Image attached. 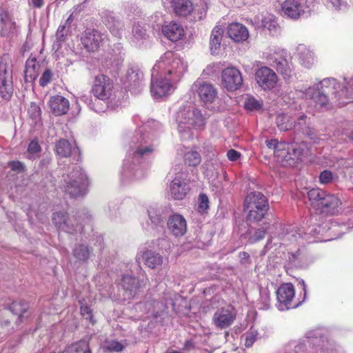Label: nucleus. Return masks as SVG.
<instances>
[{
	"mask_svg": "<svg viewBox=\"0 0 353 353\" xmlns=\"http://www.w3.org/2000/svg\"><path fill=\"white\" fill-rule=\"evenodd\" d=\"M143 73L141 70L137 68L129 69L124 78L123 79V83L125 88L129 89L133 92H139V88L141 85L143 80Z\"/></svg>",
	"mask_w": 353,
	"mask_h": 353,
	"instance_id": "obj_24",
	"label": "nucleus"
},
{
	"mask_svg": "<svg viewBox=\"0 0 353 353\" xmlns=\"http://www.w3.org/2000/svg\"><path fill=\"white\" fill-rule=\"evenodd\" d=\"M79 303L81 305V314L82 316H85L86 319H89L90 322L92 323H94V321L92 319V310L90 308L83 303V301L81 300H79Z\"/></svg>",
	"mask_w": 353,
	"mask_h": 353,
	"instance_id": "obj_62",
	"label": "nucleus"
},
{
	"mask_svg": "<svg viewBox=\"0 0 353 353\" xmlns=\"http://www.w3.org/2000/svg\"><path fill=\"white\" fill-rule=\"evenodd\" d=\"M262 26L267 29L272 36H276L280 31L276 17L272 14L265 16L261 21Z\"/></svg>",
	"mask_w": 353,
	"mask_h": 353,
	"instance_id": "obj_41",
	"label": "nucleus"
},
{
	"mask_svg": "<svg viewBox=\"0 0 353 353\" xmlns=\"http://www.w3.org/2000/svg\"><path fill=\"white\" fill-rule=\"evenodd\" d=\"M175 119L179 134L183 140L192 137V128H201L205 123V118L200 110L190 104L181 107L176 113Z\"/></svg>",
	"mask_w": 353,
	"mask_h": 353,
	"instance_id": "obj_5",
	"label": "nucleus"
},
{
	"mask_svg": "<svg viewBox=\"0 0 353 353\" xmlns=\"http://www.w3.org/2000/svg\"><path fill=\"white\" fill-rule=\"evenodd\" d=\"M334 176L330 170L323 171L319 176V181L321 184H327L333 181Z\"/></svg>",
	"mask_w": 353,
	"mask_h": 353,
	"instance_id": "obj_60",
	"label": "nucleus"
},
{
	"mask_svg": "<svg viewBox=\"0 0 353 353\" xmlns=\"http://www.w3.org/2000/svg\"><path fill=\"white\" fill-rule=\"evenodd\" d=\"M130 41L132 46L139 48L146 47L150 43L145 29L139 23L133 25Z\"/></svg>",
	"mask_w": 353,
	"mask_h": 353,
	"instance_id": "obj_23",
	"label": "nucleus"
},
{
	"mask_svg": "<svg viewBox=\"0 0 353 353\" xmlns=\"http://www.w3.org/2000/svg\"><path fill=\"white\" fill-rule=\"evenodd\" d=\"M227 157L230 161H236L240 158L241 153L235 150L230 149L227 152Z\"/></svg>",
	"mask_w": 353,
	"mask_h": 353,
	"instance_id": "obj_63",
	"label": "nucleus"
},
{
	"mask_svg": "<svg viewBox=\"0 0 353 353\" xmlns=\"http://www.w3.org/2000/svg\"><path fill=\"white\" fill-rule=\"evenodd\" d=\"M228 37L235 42L240 43L246 41L249 37L248 28L240 23H232L227 28Z\"/></svg>",
	"mask_w": 353,
	"mask_h": 353,
	"instance_id": "obj_30",
	"label": "nucleus"
},
{
	"mask_svg": "<svg viewBox=\"0 0 353 353\" xmlns=\"http://www.w3.org/2000/svg\"><path fill=\"white\" fill-rule=\"evenodd\" d=\"M8 165L12 170L21 172L24 170V165L20 161H11L8 163Z\"/></svg>",
	"mask_w": 353,
	"mask_h": 353,
	"instance_id": "obj_64",
	"label": "nucleus"
},
{
	"mask_svg": "<svg viewBox=\"0 0 353 353\" xmlns=\"http://www.w3.org/2000/svg\"><path fill=\"white\" fill-rule=\"evenodd\" d=\"M52 78V72L50 71V70L46 69L43 72V73L42 74L41 77L39 79V85L41 87L46 86L51 82Z\"/></svg>",
	"mask_w": 353,
	"mask_h": 353,
	"instance_id": "obj_61",
	"label": "nucleus"
},
{
	"mask_svg": "<svg viewBox=\"0 0 353 353\" xmlns=\"http://www.w3.org/2000/svg\"><path fill=\"white\" fill-rule=\"evenodd\" d=\"M121 285L125 293L128 294V298L134 296L141 286L139 281L130 275H124Z\"/></svg>",
	"mask_w": 353,
	"mask_h": 353,
	"instance_id": "obj_33",
	"label": "nucleus"
},
{
	"mask_svg": "<svg viewBox=\"0 0 353 353\" xmlns=\"http://www.w3.org/2000/svg\"><path fill=\"white\" fill-rule=\"evenodd\" d=\"M88 185L85 173L79 165H75L65 177L63 188L70 196L78 197L86 194Z\"/></svg>",
	"mask_w": 353,
	"mask_h": 353,
	"instance_id": "obj_7",
	"label": "nucleus"
},
{
	"mask_svg": "<svg viewBox=\"0 0 353 353\" xmlns=\"http://www.w3.org/2000/svg\"><path fill=\"white\" fill-rule=\"evenodd\" d=\"M261 106V102L252 97H249L245 101V108L251 111L258 110Z\"/></svg>",
	"mask_w": 353,
	"mask_h": 353,
	"instance_id": "obj_56",
	"label": "nucleus"
},
{
	"mask_svg": "<svg viewBox=\"0 0 353 353\" xmlns=\"http://www.w3.org/2000/svg\"><path fill=\"white\" fill-rule=\"evenodd\" d=\"M12 70L11 66L1 61L0 63V94L5 99L8 100L12 95Z\"/></svg>",
	"mask_w": 353,
	"mask_h": 353,
	"instance_id": "obj_12",
	"label": "nucleus"
},
{
	"mask_svg": "<svg viewBox=\"0 0 353 353\" xmlns=\"http://www.w3.org/2000/svg\"><path fill=\"white\" fill-rule=\"evenodd\" d=\"M236 313L234 307L230 305L218 308L214 313L212 323L220 330L230 327L236 319Z\"/></svg>",
	"mask_w": 353,
	"mask_h": 353,
	"instance_id": "obj_10",
	"label": "nucleus"
},
{
	"mask_svg": "<svg viewBox=\"0 0 353 353\" xmlns=\"http://www.w3.org/2000/svg\"><path fill=\"white\" fill-rule=\"evenodd\" d=\"M81 43L84 48L90 52L97 50L103 41V34L94 30H86L81 38Z\"/></svg>",
	"mask_w": 353,
	"mask_h": 353,
	"instance_id": "obj_22",
	"label": "nucleus"
},
{
	"mask_svg": "<svg viewBox=\"0 0 353 353\" xmlns=\"http://www.w3.org/2000/svg\"><path fill=\"white\" fill-rule=\"evenodd\" d=\"M191 90L198 94L205 105L212 103L217 97V90L213 85L202 80L196 81L192 84Z\"/></svg>",
	"mask_w": 353,
	"mask_h": 353,
	"instance_id": "obj_15",
	"label": "nucleus"
},
{
	"mask_svg": "<svg viewBox=\"0 0 353 353\" xmlns=\"http://www.w3.org/2000/svg\"><path fill=\"white\" fill-rule=\"evenodd\" d=\"M279 310L283 311L299 306V303H293L295 292L294 286L291 283H283L276 292Z\"/></svg>",
	"mask_w": 353,
	"mask_h": 353,
	"instance_id": "obj_13",
	"label": "nucleus"
},
{
	"mask_svg": "<svg viewBox=\"0 0 353 353\" xmlns=\"http://www.w3.org/2000/svg\"><path fill=\"white\" fill-rule=\"evenodd\" d=\"M65 353H91V350L87 341L80 340L68 345Z\"/></svg>",
	"mask_w": 353,
	"mask_h": 353,
	"instance_id": "obj_43",
	"label": "nucleus"
},
{
	"mask_svg": "<svg viewBox=\"0 0 353 353\" xmlns=\"http://www.w3.org/2000/svg\"><path fill=\"white\" fill-rule=\"evenodd\" d=\"M75 148L67 140H59L56 145V153L60 157H68Z\"/></svg>",
	"mask_w": 353,
	"mask_h": 353,
	"instance_id": "obj_44",
	"label": "nucleus"
},
{
	"mask_svg": "<svg viewBox=\"0 0 353 353\" xmlns=\"http://www.w3.org/2000/svg\"><path fill=\"white\" fill-rule=\"evenodd\" d=\"M159 122L151 120L139 128L130 143V149L120 172L123 183H128L145 176V170L141 165L142 159L154 151L152 131L160 128Z\"/></svg>",
	"mask_w": 353,
	"mask_h": 353,
	"instance_id": "obj_1",
	"label": "nucleus"
},
{
	"mask_svg": "<svg viewBox=\"0 0 353 353\" xmlns=\"http://www.w3.org/2000/svg\"><path fill=\"white\" fill-rule=\"evenodd\" d=\"M107 28L112 35L117 39H121L124 32L123 23L116 17H110Z\"/></svg>",
	"mask_w": 353,
	"mask_h": 353,
	"instance_id": "obj_39",
	"label": "nucleus"
},
{
	"mask_svg": "<svg viewBox=\"0 0 353 353\" xmlns=\"http://www.w3.org/2000/svg\"><path fill=\"white\" fill-rule=\"evenodd\" d=\"M245 210L248 212L247 221L249 223L259 222L263 218L268 210V204H265L263 206H256V208H253V209L245 208Z\"/></svg>",
	"mask_w": 353,
	"mask_h": 353,
	"instance_id": "obj_38",
	"label": "nucleus"
},
{
	"mask_svg": "<svg viewBox=\"0 0 353 353\" xmlns=\"http://www.w3.org/2000/svg\"><path fill=\"white\" fill-rule=\"evenodd\" d=\"M278 128L283 131L293 128L292 117L288 114H281L277 116L276 120Z\"/></svg>",
	"mask_w": 353,
	"mask_h": 353,
	"instance_id": "obj_47",
	"label": "nucleus"
},
{
	"mask_svg": "<svg viewBox=\"0 0 353 353\" xmlns=\"http://www.w3.org/2000/svg\"><path fill=\"white\" fill-rule=\"evenodd\" d=\"M305 255L299 250L294 253H291L289 256V260L294 264V265H301L305 259Z\"/></svg>",
	"mask_w": 353,
	"mask_h": 353,
	"instance_id": "obj_58",
	"label": "nucleus"
},
{
	"mask_svg": "<svg viewBox=\"0 0 353 353\" xmlns=\"http://www.w3.org/2000/svg\"><path fill=\"white\" fill-rule=\"evenodd\" d=\"M209 208V199L205 194L199 196L198 211L200 213H205Z\"/></svg>",
	"mask_w": 353,
	"mask_h": 353,
	"instance_id": "obj_59",
	"label": "nucleus"
},
{
	"mask_svg": "<svg viewBox=\"0 0 353 353\" xmlns=\"http://www.w3.org/2000/svg\"><path fill=\"white\" fill-rule=\"evenodd\" d=\"M344 82L345 85L341 87L336 79L325 78L300 92L316 108L327 109L330 94L334 95L339 105L353 102V76L345 77Z\"/></svg>",
	"mask_w": 353,
	"mask_h": 353,
	"instance_id": "obj_3",
	"label": "nucleus"
},
{
	"mask_svg": "<svg viewBox=\"0 0 353 353\" xmlns=\"http://www.w3.org/2000/svg\"><path fill=\"white\" fill-rule=\"evenodd\" d=\"M41 152V147L37 141H32L28 148V158L34 159Z\"/></svg>",
	"mask_w": 353,
	"mask_h": 353,
	"instance_id": "obj_55",
	"label": "nucleus"
},
{
	"mask_svg": "<svg viewBox=\"0 0 353 353\" xmlns=\"http://www.w3.org/2000/svg\"><path fill=\"white\" fill-rule=\"evenodd\" d=\"M325 194V192L319 188L312 189L307 192V196L309 200L312 203V205L317 208H320L323 199H324Z\"/></svg>",
	"mask_w": 353,
	"mask_h": 353,
	"instance_id": "obj_45",
	"label": "nucleus"
},
{
	"mask_svg": "<svg viewBox=\"0 0 353 353\" xmlns=\"http://www.w3.org/2000/svg\"><path fill=\"white\" fill-rule=\"evenodd\" d=\"M136 261L138 263H140L142 261L148 268L156 269L163 264V258L159 252L144 248L140 249L138 252Z\"/></svg>",
	"mask_w": 353,
	"mask_h": 353,
	"instance_id": "obj_18",
	"label": "nucleus"
},
{
	"mask_svg": "<svg viewBox=\"0 0 353 353\" xmlns=\"http://www.w3.org/2000/svg\"><path fill=\"white\" fill-rule=\"evenodd\" d=\"M125 345L117 341L109 340L104 342L103 345V350L106 352H121Z\"/></svg>",
	"mask_w": 353,
	"mask_h": 353,
	"instance_id": "obj_51",
	"label": "nucleus"
},
{
	"mask_svg": "<svg viewBox=\"0 0 353 353\" xmlns=\"http://www.w3.org/2000/svg\"><path fill=\"white\" fill-rule=\"evenodd\" d=\"M255 80L261 89L270 90L276 86L278 77L273 70L269 67L263 66L256 71Z\"/></svg>",
	"mask_w": 353,
	"mask_h": 353,
	"instance_id": "obj_16",
	"label": "nucleus"
},
{
	"mask_svg": "<svg viewBox=\"0 0 353 353\" xmlns=\"http://www.w3.org/2000/svg\"><path fill=\"white\" fill-rule=\"evenodd\" d=\"M243 83L241 72L235 67H228L221 72V86L228 91L239 89Z\"/></svg>",
	"mask_w": 353,
	"mask_h": 353,
	"instance_id": "obj_11",
	"label": "nucleus"
},
{
	"mask_svg": "<svg viewBox=\"0 0 353 353\" xmlns=\"http://www.w3.org/2000/svg\"><path fill=\"white\" fill-rule=\"evenodd\" d=\"M50 112L55 116H61L68 112L70 108L69 101L61 95L50 97L48 101Z\"/></svg>",
	"mask_w": 353,
	"mask_h": 353,
	"instance_id": "obj_28",
	"label": "nucleus"
},
{
	"mask_svg": "<svg viewBox=\"0 0 353 353\" xmlns=\"http://www.w3.org/2000/svg\"><path fill=\"white\" fill-rule=\"evenodd\" d=\"M307 117L304 114H297L292 117L293 128L297 131H302L303 133L310 135L308 131L310 129L307 126Z\"/></svg>",
	"mask_w": 353,
	"mask_h": 353,
	"instance_id": "obj_42",
	"label": "nucleus"
},
{
	"mask_svg": "<svg viewBox=\"0 0 353 353\" xmlns=\"http://www.w3.org/2000/svg\"><path fill=\"white\" fill-rule=\"evenodd\" d=\"M73 221L76 220L74 218H66L63 212H55L52 216V221L59 229L68 233L81 232L83 230L81 225L77 223L74 226Z\"/></svg>",
	"mask_w": 353,
	"mask_h": 353,
	"instance_id": "obj_21",
	"label": "nucleus"
},
{
	"mask_svg": "<svg viewBox=\"0 0 353 353\" xmlns=\"http://www.w3.org/2000/svg\"><path fill=\"white\" fill-rule=\"evenodd\" d=\"M325 330L317 329L309 331L306 336L297 342L294 347L296 353H325L328 341L325 337Z\"/></svg>",
	"mask_w": 353,
	"mask_h": 353,
	"instance_id": "obj_6",
	"label": "nucleus"
},
{
	"mask_svg": "<svg viewBox=\"0 0 353 353\" xmlns=\"http://www.w3.org/2000/svg\"><path fill=\"white\" fill-rule=\"evenodd\" d=\"M268 203L265 196L259 192H252L249 193L244 201V208H256V206H263Z\"/></svg>",
	"mask_w": 353,
	"mask_h": 353,
	"instance_id": "obj_36",
	"label": "nucleus"
},
{
	"mask_svg": "<svg viewBox=\"0 0 353 353\" xmlns=\"http://www.w3.org/2000/svg\"><path fill=\"white\" fill-rule=\"evenodd\" d=\"M266 230V228H262L254 230L253 232L250 231L249 241L253 243L263 239L265 237Z\"/></svg>",
	"mask_w": 353,
	"mask_h": 353,
	"instance_id": "obj_54",
	"label": "nucleus"
},
{
	"mask_svg": "<svg viewBox=\"0 0 353 353\" xmlns=\"http://www.w3.org/2000/svg\"><path fill=\"white\" fill-rule=\"evenodd\" d=\"M166 306L163 305L154 300H150L144 303H140L136 305V310H143L148 316H153L156 317L159 311L164 310Z\"/></svg>",
	"mask_w": 353,
	"mask_h": 353,
	"instance_id": "obj_35",
	"label": "nucleus"
},
{
	"mask_svg": "<svg viewBox=\"0 0 353 353\" xmlns=\"http://www.w3.org/2000/svg\"><path fill=\"white\" fill-rule=\"evenodd\" d=\"M340 204L341 201L337 196L326 193L319 209L323 213L334 215L339 212Z\"/></svg>",
	"mask_w": 353,
	"mask_h": 353,
	"instance_id": "obj_31",
	"label": "nucleus"
},
{
	"mask_svg": "<svg viewBox=\"0 0 353 353\" xmlns=\"http://www.w3.org/2000/svg\"><path fill=\"white\" fill-rule=\"evenodd\" d=\"M310 9L303 0H285L281 4V12L284 17L297 20L309 13Z\"/></svg>",
	"mask_w": 353,
	"mask_h": 353,
	"instance_id": "obj_9",
	"label": "nucleus"
},
{
	"mask_svg": "<svg viewBox=\"0 0 353 353\" xmlns=\"http://www.w3.org/2000/svg\"><path fill=\"white\" fill-rule=\"evenodd\" d=\"M243 337L245 339V345L249 347H251L258 339L259 333L256 330L251 328L243 335Z\"/></svg>",
	"mask_w": 353,
	"mask_h": 353,
	"instance_id": "obj_53",
	"label": "nucleus"
},
{
	"mask_svg": "<svg viewBox=\"0 0 353 353\" xmlns=\"http://www.w3.org/2000/svg\"><path fill=\"white\" fill-rule=\"evenodd\" d=\"M279 230L281 232H279L278 235V239L280 241V243L284 245H289L294 243H302L303 239H305V241L308 242H313L314 241L310 240L307 234H304L303 236L299 232V230L295 229L294 228L288 227V228H283L280 225Z\"/></svg>",
	"mask_w": 353,
	"mask_h": 353,
	"instance_id": "obj_17",
	"label": "nucleus"
},
{
	"mask_svg": "<svg viewBox=\"0 0 353 353\" xmlns=\"http://www.w3.org/2000/svg\"><path fill=\"white\" fill-rule=\"evenodd\" d=\"M92 250L84 244H78L75 245L73 250V255L76 259L79 261H85L87 260Z\"/></svg>",
	"mask_w": 353,
	"mask_h": 353,
	"instance_id": "obj_49",
	"label": "nucleus"
},
{
	"mask_svg": "<svg viewBox=\"0 0 353 353\" xmlns=\"http://www.w3.org/2000/svg\"><path fill=\"white\" fill-rule=\"evenodd\" d=\"M260 299L263 305L261 307L263 310H267L270 307V294L267 288H263L260 290Z\"/></svg>",
	"mask_w": 353,
	"mask_h": 353,
	"instance_id": "obj_57",
	"label": "nucleus"
},
{
	"mask_svg": "<svg viewBox=\"0 0 353 353\" xmlns=\"http://www.w3.org/2000/svg\"><path fill=\"white\" fill-rule=\"evenodd\" d=\"M178 151L179 154H183L184 162L186 165L194 167L200 163L201 155L196 150L181 147Z\"/></svg>",
	"mask_w": 353,
	"mask_h": 353,
	"instance_id": "obj_37",
	"label": "nucleus"
},
{
	"mask_svg": "<svg viewBox=\"0 0 353 353\" xmlns=\"http://www.w3.org/2000/svg\"><path fill=\"white\" fill-rule=\"evenodd\" d=\"M293 57L301 66L307 69L311 68L316 61L314 52L304 44L295 47Z\"/></svg>",
	"mask_w": 353,
	"mask_h": 353,
	"instance_id": "obj_20",
	"label": "nucleus"
},
{
	"mask_svg": "<svg viewBox=\"0 0 353 353\" xmlns=\"http://www.w3.org/2000/svg\"><path fill=\"white\" fill-rule=\"evenodd\" d=\"M266 145L274 150L276 161L283 166L293 167L302 161L307 152L306 145L302 143L278 142L276 139L267 140Z\"/></svg>",
	"mask_w": 353,
	"mask_h": 353,
	"instance_id": "obj_4",
	"label": "nucleus"
},
{
	"mask_svg": "<svg viewBox=\"0 0 353 353\" xmlns=\"http://www.w3.org/2000/svg\"><path fill=\"white\" fill-rule=\"evenodd\" d=\"M41 108L38 105L34 103L30 105L28 109V114L29 119L32 121L31 125H37L41 123Z\"/></svg>",
	"mask_w": 353,
	"mask_h": 353,
	"instance_id": "obj_48",
	"label": "nucleus"
},
{
	"mask_svg": "<svg viewBox=\"0 0 353 353\" xmlns=\"http://www.w3.org/2000/svg\"><path fill=\"white\" fill-rule=\"evenodd\" d=\"M113 84L110 79L103 74L95 77L92 92L93 94L102 101H106L112 96Z\"/></svg>",
	"mask_w": 353,
	"mask_h": 353,
	"instance_id": "obj_14",
	"label": "nucleus"
},
{
	"mask_svg": "<svg viewBox=\"0 0 353 353\" xmlns=\"http://www.w3.org/2000/svg\"><path fill=\"white\" fill-rule=\"evenodd\" d=\"M168 228L175 236H183L187 231L186 220L182 215L174 214L169 217Z\"/></svg>",
	"mask_w": 353,
	"mask_h": 353,
	"instance_id": "obj_26",
	"label": "nucleus"
},
{
	"mask_svg": "<svg viewBox=\"0 0 353 353\" xmlns=\"http://www.w3.org/2000/svg\"><path fill=\"white\" fill-rule=\"evenodd\" d=\"M17 31L15 22L6 11L0 8V34L3 37H10L17 34Z\"/></svg>",
	"mask_w": 353,
	"mask_h": 353,
	"instance_id": "obj_27",
	"label": "nucleus"
},
{
	"mask_svg": "<svg viewBox=\"0 0 353 353\" xmlns=\"http://www.w3.org/2000/svg\"><path fill=\"white\" fill-rule=\"evenodd\" d=\"M165 8L172 7L178 15L187 16L193 11V3L191 0H162Z\"/></svg>",
	"mask_w": 353,
	"mask_h": 353,
	"instance_id": "obj_25",
	"label": "nucleus"
},
{
	"mask_svg": "<svg viewBox=\"0 0 353 353\" xmlns=\"http://www.w3.org/2000/svg\"><path fill=\"white\" fill-rule=\"evenodd\" d=\"M204 174L208 177L212 186L215 187L217 190L221 188L220 182L219 181H215L218 176V172L213 164H205Z\"/></svg>",
	"mask_w": 353,
	"mask_h": 353,
	"instance_id": "obj_46",
	"label": "nucleus"
},
{
	"mask_svg": "<svg viewBox=\"0 0 353 353\" xmlns=\"http://www.w3.org/2000/svg\"><path fill=\"white\" fill-rule=\"evenodd\" d=\"M187 62L177 53L165 52L152 69L150 92L154 99L170 94L188 71Z\"/></svg>",
	"mask_w": 353,
	"mask_h": 353,
	"instance_id": "obj_2",
	"label": "nucleus"
},
{
	"mask_svg": "<svg viewBox=\"0 0 353 353\" xmlns=\"http://www.w3.org/2000/svg\"><path fill=\"white\" fill-rule=\"evenodd\" d=\"M147 211L152 223L158 225L163 222L165 214L162 208L157 205H151L148 207Z\"/></svg>",
	"mask_w": 353,
	"mask_h": 353,
	"instance_id": "obj_40",
	"label": "nucleus"
},
{
	"mask_svg": "<svg viewBox=\"0 0 353 353\" xmlns=\"http://www.w3.org/2000/svg\"><path fill=\"white\" fill-rule=\"evenodd\" d=\"M186 175L184 173H178L170 185V193L175 200H182L189 191Z\"/></svg>",
	"mask_w": 353,
	"mask_h": 353,
	"instance_id": "obj_19",
	"label": "nucleus"
},
{
	"mask_svg": "<svg viewBox=\"0 0 353 353\" xmlns=\"http://www.w3.org/2000/svg\"><path fill=\"white\" fill-rule=\"evenodd\" d=\"M286 52L276 46L269 47L263 53L269 63L283 74L290 76L294 68L286 59Z\"/></svg>",
	"mask_w": 353,
	"mask_h": 353,
	"instance_id": "obj_8",
	"label": "nucleus"
},
{
	"mask_svg": "<svg viewBox=\"0 0 353 353\" xmlns=\"http://www.w3.org/2000/svg\"><path fill=\"white\" fill-rule=\"evenodd\" d=\"M327 8L336 11H344L347 8V4L342 0H323Z\"/></svg>",
	"mask_w": 353,
	"mask_h": 353,
	"instance_id": "obj_52",
	"label": "nucleus"
},
{
	"mask_svg": "<svg viewBox=\"0 0 353 353\" xmlns=\"http://www.w3.org/2000/svg\"><path fill=\"white\" fill-rule=\"evenodd\" d=\"M163 35L172 42L178 41L185 36V30L183 26L176 22H170L162 27Z\"/></svg>",
	"mask_w": 353,
	"mask_h": 353,
	"instance_id": "obj_29",
	"label": "nucleus"
},
{
	"mask_svg": "<svg viewBox=\"0 0 353 353\" xmlns=\"http://www.w3.org/2000/svg\"><path fill=\"white\" fill-rule=\"evenodd\" d=\"M41 71V65L37 61L35 57H29L26 63L24 79L26 82L34 81Z\"/></svg>",
	"mask_w": 353,
	"mask_h": 353,
	"instance_id": "obj_32",
	"label": "nucleus"
},
{
	"mask_svg": "<svg viewBox=\"0 0 353 353\" xmlns=\"http://www.w3.org/2000/svg\"><path fill=\"white\" fill-rule=\"evenodd\" d=\"M28 309V303L25 301H14L10 305L11 312L17 315L21 320L23 314L26 312Z\"/></svg>",
	"mask_w": 353,
	"mask_h": 353,
	"instance_id": "obj_50",
	"label": "nucleus"
},
{
	"mask_svg": "<svg viewBox=\"0 0 353 353\" xmlns=\"http://www.w3.org/2000/svg\"><path fill=\"white\" fill-rule=\"evenodd\" d=\"M223 35V28L220 25H216L211 32L210 47L212 54H216L221 48V43Z\"/></svg>",
	"mask_w": 353,
	"mask_h": 353,
	"instance_id": "obj_34",
	"label": "nucleus"
}]
</instances>
